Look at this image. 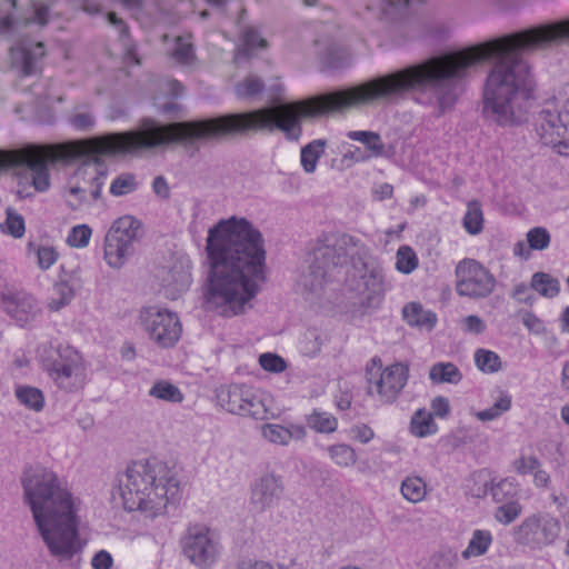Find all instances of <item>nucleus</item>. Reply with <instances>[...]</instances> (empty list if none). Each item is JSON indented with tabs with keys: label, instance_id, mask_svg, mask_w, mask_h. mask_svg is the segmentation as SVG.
I'll list each match as a JSON object with an SVG mask.
<instances>
[{
	"label": "nucleus",
	"instance_id": "1",
	"mask_svg": "<svg viewBox=\"0 0 569 569\" xmlns=\"http://www.w3.org/2000/svg\"><path fill=\"white\" fill-rule=\"evenodd\" d=\"M319 114V96L306 101L283 103L274 108H263L243 113H229L196 121H181L158 124L151 119L142 121L140 130L108 133L72 141L59 146H31L20 150H0V171L26 167L32 184L38 191L50 186L48 164L70 158H88L83 171L93 170L91 197L98 200L101 194L106 171L99 167V156L134 153L169 143L193 144L200 140H216L228 136L244 134L248 131L280 129L290 140L301 134L299 120Z\"/></svg>",
	"mask_w": 569,
	"mask_h": 569
},
{
	"label": "nucleus",
	"instance_id": "2",
	"mask_svg": "<svg viewBox=\"0 0 569 569\" xmlns=\"http://www.w3.org/2000/svg\"><path fill=\"white\" fill-rule=\"evenodd\" d=\"M210 272L206 302L218 315L231 318L251 308L264 280L266 250L261 232L248 220L232 217L209 230Z\"/></svg>",
	"mask_w": 569,
	"mask_h": 569
},
{
	"label": "nucleus",
	"instance_id": "3",
	"mask_svg": "<svg viewBox=\"0 0 569 569\" xmlns=\"http://www.w3.org/2000/svg\"><path fill=\"white\" fill-rule=\"evenodd\" d=\"M20 483L23 502L30 508L49 553L59 562L71 561L82 549L79 500L56 471L42 465L27 466Z\"/></svg>",
	"mask_w": 569,
	"mask_h": 569
},
{
	"label": "nucleus",
	"instance_id": "4",
	"mask_svg": "<svg viewBox=\"0 0 569 569\" xmlns=\"http://www.w3.org/2000/svg\"><path fill=\"white\" fill-rule=\"evenodd\" d=\"M348 261L351 262L349 290L359 296L362 307H379L386 292L383 270L358 239L346 233H327L316 241L299 283L306 292L318 295L333 271Z\"/></svg>",
	"mask_w": 569,
	"mask_h": 569
},
{
	"label": "nucleus",
	"instance_id": "5",
	"mask_svg": "<svg viewBox=\"0 0 569 569\" xmlns=\"http://www.w3.org/2000/svg\"><path fill=\"white\" fill-rule=\"evenodd\" d=\"M116 490L126 510L140 511L150 519L166 515L181 497L177 472L156 458L129 465L117 476Z\"/></svg>",
	"mask_w": 569,
	"mask_h": 569
},
{
	"label": "nucleus",
	"instance_id": "6",
	"mask_svg": "<svg viewBox=\"0 0 569 569\" xmlns=\"http://www.w3.org/2000/svg\"><path fill=\"white\" fill-rule=\"evenodd\" d=\"M538 133L546 146H568L569 141V84L560 88L546 100L539 112Z\"/></svg>",
	"mask_w": 569,
	"mask_h": 569
},
{
	"label": "nucleus",
	"instance_id": "7",
	"mask_svg": "<svg viewBox=\"0 0 569 569\" xmlns=\"http://www.w3.org/2000/svg\"><path fill=\"white\" fill-rule=\"evenodd\" d=\"M139 319L149 340L161 349L173 348L181 338L182 323L178 315L157 306L140 310Z\"/></svg>",
	"mask_w": 569,
	"mask_h": 569
},
{
	"label": "nucleus",
	"instance_id": "8",
	"mask_svg": "<svg viewBox=\"0 0 569 569\" xmlns=\"http://www.w3.org/2000/svg\"><path fill=\"white\" fill-rule=\"evenodd\" d=\"M141 223L132 216L117 219L104 238V259L112 268H120L133 254Z\"/></svg>",
	"mask_w": 569,
	"mask_h": 569
},
{
	"label": "nucleus",
	"instance_id": "9",
	"mask_svg": "<svg viewBox=\"0 0 569 569\" xmlns=\"http://www.w3.org/2000/svg\"><path fill=\"white\" fill-rule=\"evenodd\" d=\"M456 290L471 299L489 297L496 288L495 276L475 259H463L456 267Z\"/></svg>",
	"mask_w": 569,
	"mask_h": 569
},
{
	"label": "nucleus",
	"instance_id": "10",
	"mask_svg": "<svg viewBox=\"0 0 569 569\" xmlns=\"http://www.w3.org/2000/svg\"><path fill=\"white\" fill-rule=\"evenodd\" d=\"M220 406L228 412L254 419H267V408L254 391L243 385L221 387L217 392Z\"/></svg>",
	"mask_w": 569,
	"mask_h": 569
},
{
	"label": "nucleus",
	"instance_id": "11",
	"mask_svg": "<svg viewBox=\"0 0 569 569\" xmlns=\"http://www.w3.org/2000/svg\"><path fill=\"white\" fill-rule=\"evenodd\" d=\"M560 522L549 515H532L513 530V540L523 546L541 548L556 541L560 532Z\"/></svg>",
	"mask_w": 569,
	"mask_h": 569
},
{
	"label": "nucleus",
	"instance_id": "12",
	"mask_svg": "<svg viewBox=\"0 0 569 569\" xmlns=\"http://www.w3.org/2000/svg\"><path fill=\"white\" fill-rule=\"evenodd\" d=\"M3 312L21 328L29 327L42 315L37 297L24 289H6L0 295Z\"/></svg>",
	"mask_w": 569,
	"mask_h": 569
},
{
	"label": "nucleus",
	"instance_id": "13",
	"mask_svg": "<svg viewBox=\"0 0 569 569\" xmlns=\"http://www.w3.org/2000/svg\"><path fill=\"white\" fill-rule=\"evenodd\" d=\"M49 376L57 386L66 391H76L83 387L86 373L81 355L66 348L48 368Z\"/></svg>",
	"mask_w": 569,
	"mask_h": 569
},
{
	"label": "nucleus",
	"instance_id": "14",
	"mask_svg": "<svg viewBox=\"0 0 569 569\" xmlns=\"http://www.w3.org/2000/svg\"><path fill=\"white\" fill-rule=\"evenodd\" d=\"M183 552L197 566H209L217 556V540L206 526L196 525L188 529L182 540Z\"/></svg>",
	"mask_w": 569,
	"mask_h": 569
},
{
	"label": "nucleus",
	"instance_id": "15",
	"mask_svg": "<svg viewBox=\"0 0 569 569\" xmlns=\"http://www.w3.org/2000/svg\"><path fill=\"white\" fill-rule=\"evenodd\" d=\"M408 376V366L403 363L388 366L373 379L372 390H376L382 403H391L398 398L406 386Z\"/></svg>",
	"mask_w": 569,
	"mask_h": 569
},
{
	"label": "nucleus",
	"instance_id": "16",
	"mask_svg": "<svg viewBox=\"0 0 569 569\" xmlns=\"http://www.w3.org/2000/svg\"><path fill=\"white\" fill-rule=\"evenodd\" d=\"M283 493V485L280 477L266 473L260 477L251 490V505L257 511H266L273 507Z\"/></svg>",
	"mask_w": 569,
	"mask_h": 569
},
{
	"label": "nucleus",
	"instance_id": "17",
	"mask_svg": "<svg viewBox=\"0 0 569 569\" xmlns=\"http://www.w3.org/2000/svg\"><path fill=\"white\" fill-rule=\"evenodd\" d=\"M44 53L43 42L26 41L10 49L12 64L23 76H31L38 71Z\"/></svg>",
	"mask_w": 569,
	"mask_h": 569
},
{
	"label": "nucleus",
	"instance_id": "18",
	"mask_svg": "<svg viewBox=\"0 0 569 569\" xmlns=\"http://www.w3.org/2000/svg\"><path fill=\"white\" fill-rule=\"evenodd\" d=\"M261 432L266 440L279 446H288L291 440H302L307 435L305 426L296 423H290L288 427L264 423Z\"/></svg>",
	"mask_w": 569,
	"mask_h": 569
},
{
	"label": "nucleus",
	"instance_id": "19",
	"mask_svg": "<svg viewBox=\"0 0 569 569\" xmlns=\"http://www.w3.org/2000/svg\"><path fill=\"white\" fill-rule=\"evenodd\" d=\"M405 320L409 326L431 330L436 323V315L430 310H425L418 302H410L402 309Z\"/></svg>",
	"mask_w": 569,
	"mask_h": 569
},
{
	"label": "nucleus",
	"instance_id": "20",
	"mask_svg": "<svg viewBox=\"0 0 569 569\" xmlns=\"http://www.w3.org/2000/svg\"><path fill=\"white\" fill-rule=\"evenodd\" d=\"M492 535L489 530L477 529L472 532L467 548L461 552L465 560L486 555L492 543Z\"/></svg>",
	"mask_w": 569,
	"mask_h": 569
},
{
	"label": "nucleus",
	"instance_id": "21",
	"mask_svg": "<svg viewBox=\"0 0 569 569\" xmlns=\"http://www.w3.org/2000/svg\"><path fill=\"white\" fill-rule=\"evenodd\" d=\"M429 378L433 383L457 385L461 381L462 375L455 363L438 362L430 368Z\"/></svg>",
	"mask_w": 569,
	"mask_h": 569
},
{
	"label": "nucleus",
	"instance_id": "22",
	"mask_svg": "<svg viewBox=\"0 0 569 569\" xmlns=\"http://www.w3.org/2000/svg\"><path fill=\"white\" fill-rule=\"evenodd\" d=\"M483 222L481 203L478 200H470L467 203V211L462 219L465 230L471 236H477L482 231Z\"/></svg>",
	"mask_w": 569,
	"mask_h": 569
},
{
	"label": "nucleus",
	"instance_id": "23",
	"mask_svg": "<svg viewBox=\"0 0 569 569\" xmlns=\"http://www.w3.org/2000/svg\"><path fill=\"white\" fill-rule=\"evenodd\" d=\"M74 298V289L67 280H60L54 283L52 293L48 300V308L51 311H59L68 306Z\"/></svg>",
	"mask_w": 569,
	"mask_h": 569
},
{
	"label": "nucleus",
	"instance_id": "24",
	"mask_svg": "<svg viewBox=\"0 0 569 569\" xmlns=\"http://www.w3.org/2000/svg\"><path fill=\"white\" fill-rule=\"evenodd\" d=\"M411 432L420 438L433 435L437 432L438 427L433 420V416L426 409L417 410L410 422Z\"/></svg>",
	"mask_w": 569,
	"mask_h": 569
},
{
	"label": "nucleus",
	"instance_id": "25",
	"mask_svg": "<svg viewBox=\"0 0 569 569\" xmlns=\"http://www.w3.org/2000/svg\"><path fill=\"white\" fill-rule=\"evenodd\" d=\"M149 396L167 402L179 403L183 400L180 389L167 380H158L149 390Z\"/></svg>",
	"mask_w": 569,
	"mask_h": 569
},
{
	"label": "nucleus",
	"instance_id": "26",
	"mask_svg": "<svg viewBox=\"0 0 569 569\" xmlns=\"http://www.w3.org/2000/svg\"><path fill=\"white\" fill-rule=\"evenodd\" d=\"M325 140H313L301 149V166L307 173L315 172L319 158L323 154Z\"/></svg>",
	"mask_w": 569,
	"mask_h": 569
},
{
	"label": "nucleus",
	"instance_id": "27",
	"mask_svg": "<svg viewBox=\"0 0 569 569\" xmlns=\"http://www.w3.org/2000/svg\"><path fill=\"white\" fill-rule=\"evenodd\" d=\"M348 138L359 141L366 146L373 157H382L386 154L385 144L378 132L373 131H349Z\"/></svg>",
	"mask_w": 569,
	"mask_h": 569
},
{
	"label": "nucleus",
	"instance_id": "28",
	"mask_svg": "<svg viewBox=\"0 0 569 569\" xmlns=\"http://www.w3.org/2000/svg\"><path fill=\"white\" fill-rule=\"evenodd\" d=\"M306 421L309 428L320 433H332L338 428L337 418L325 411L313 410Z\"/></svg>",
	"mask_w": 569,
	"mask_h": 569
},
{
	"label": "nucleus",
	"instance_id": "29",
	"mask_svg": "<svg viewBox=\"0 0 569 569\" xmlns=\"http://www.w3.org/2000/svg\"><path fill=\"white\" fill-rule=\"evenodd\" d=\"M327 451L333 463L340 468H349L357 462V453L349 445H331L327 448Z\"/></svg>",
	"mask_w": 569,
	"mask_h": 569
},
{
	"label": "nucleus",
	"instance_id": "30",
	"mask_svg": "<svg viewBox=\"0 0 569 569\" xmlns=\"http://www.w3.org/2000/svg\"><path fill=\"white\" fill-rule=\"evenodd\" d=\"M401 493L410 502H420L427 495L426 482L420 477H407L401 483Z\"/></svg>",
	"mask_w": 569,
	"mask_h": 569
},
{
	"label": "nucleus",
	"instance_id": "31",
	"mask_svg": "<svg viewBox=\"0 0 569 569\" xmlns=\"http://www.w3.org/2000/svg\"><path fill=\"white\" fill-rule=\"evenodd\" d=\"M240 39L241 48L239 50L246 56L253 54L258 49L264 50L268 48L267 40L252 27L246 28L242 31Z\"/></svg>",
	"mask_w": 569,
	"mask_h": 569
},
{
	"label": "nucleus",
	"instance_id": "32",
	"mask_svg": "<svg viewBox=\"0 0 569 569\" xmlns=\"http://www.w3.org/2000/svg\"><path fill=\"white\" fill-rule=\"evenodd\" d=\"M511 408V397L505 392L500 391L499 397L495 401V403L485 410H480L476 412V417L478 420L486 422L491 421L499 418L505 412L509 411Z\"/></svg>",
	"mask_w": 569,
	"mask_h": 569
},
{
	"label": "nucleus",
	"instance_id": "33",
	"mask_svg": "<svg viewBox=\"0 0 569 569\" xmlns=\"http://www.w3.org/2000/svg\"><path fill=\"white\" fill-rule=\"evenodd\" d=\"M531 288L546 298H553L559 293V281L545 272H536L531 278Z\"/></svg>",
	"mask_w": 569,
	"mask_h": 569
},
{
	"label": "nucleus",
	"instance_id": "34",
	"mask_svg": "<svg viewBox=\"0 0 569 569\" xmlns=\"http://www.w3.org/2000/svg\"><path fill=\"white\" fill-rule=\"evenodd\" d=\"M173 59L186 66H191L196 61V53L190 37H177L172 51Z\"/></svg>",
	"mask_w": 569,
	"mask_h": 569
},
{
	"label": "nucleus",
	"instance_id": "35",
	"mask_svg": "<svg viewBox=\"0 0 569 569\" xmlns=\"http://www.w3.org/2000/svg\"><path fill=\"white\" fill-rule=\"evenodd\" d=\"M107 19L109 23L118 29L123 47L126 49L127 57L130 58L134 63L139 64L140 60L137 56L136 47L129 40V30L124 21L117 17L114 12H109L107 14Z\"/></svg>",
	"mask_w": 569,
	"mask_h": 569
},
{
	"label": "nucleus",
	"instance_id": "36",
	"mask_svg": "<svg viewBox=\"0 0 569 569\" xmlns=\"http://www.w3.org/2000/svg\"><path fill=\"white\" fill-rule=\"evenodd\" d=\"M396 269L403 274L411 273L419 264L416 252L409 246L399 247L396 253Z\"/></svg>",
	"mask_w": 569,
	"mask_h": 569
},
{
	"label": "nucleus",
	"instance_id": "37",
	"mask_svg": "<svg viewBox=\"0 0 569 569\" xmlns=\"http://www.w3.org/2000/svg\"><path fill=\"white\" fill-rule=\"evenodd\" d=\"M18 400L28 408L40 411L44 406L42 392L33 387H18L16 389Z\"/></svg>",
	"mask_w": 569,
	"mask_h": 569
},
{
	"label": "nucleus",
	"instance_id": "38",
	"mask_svg": "<svg viewBox=\"0 0 569 569\" xmlns=\"http://www.w3.org/2000/svg\"><path fill=\"white\" fill-rule=\"evenodd\" d=\"M264 89L263 81L253 74L246 77L236 86V94L239 98H253Z\"/></svg>",
	"mask_w": 569,
	"mask_h": 569
},
{
	"label": "nucleus",
	"instance_id": "39",
	"mask_svg": "<svg viewBox=\"0 0 569 569\" xmlns=\"http://www.w3.org/2000/svg\"><path fill=\"white\" fill-rule=\"evenodd\" d=\"M138 188L136 176L130 172L118 176L110 186V193L121 197L133 192Z\"/></svg>",
	"mask_w": 569,
	"mask_h": 569
},
{
	"label": "nucleus",
	"instance_id": "40",
	"mask_svg": "<svg viewBox=\"0 0 569 569\" xmlns=\"http://www.w3.org/2000/svg\"><path fill=\"white\" fill-rule=\"evenodd\" d=\"M475 361L483 372H497L501 367L499 356L490 350L478 349L475 353Z\"/></svg>",
	"mask_w": 569,
	"mask_h": 569
},
{
	"label": "nucleus",
	"instance_id": "41",
	"mask_svg": "<svg viewBox=\"0 0 569 569\" xmlns=\"http://www.w3.org/2000/svg\"><path fill=\"white\" fill-rule=\"evenodd\" d=\"M490 492L496 502L506 503L513 500L517 493V488L513 481L509 479H502L497 483L490 486Z\"/></svg>",
	"mask_w": 569,
	"mask_h": 569
},
{
	"label": "nucleus",
	"instance_id": "42",
	"mask_svg": "<svg viewBox=\"0 0 569 569\" xmlns=\"http://www.w3.org/2000/svg\"><path fill=\"white\" fill-rule=\"evenodd\" d=\"M521 505L515 500H511L509 502L502 503L497 508L495 512V519L502 525H509L521 515Z\"/></svg>",
	"mask_w": 569,
	"mask_h": 569
},
{
	"label": "nucleus",
	"instance_id": "43",
	"mask_svg": "<svg viewBox=\"0 0 569 569\" xmlns=\"http://www.w3.org/2000/svg\"><path fill=\"white\" fill-rule=\"evenodd\" d=\"M459 557L452 548H442L432 557L433 569H456Z\"/></svg>",
	"mask_w": 569,
	"mask_h": 569
},
{
	"label": "nucleus",
	"instance_id": "44",
	"mask_svg": "<svg viewBox=\"0 0 569 569\" xmlns=\"http://www.w3.org/2000/svg\"><path fill=\"white\" fill-rule=\"evenodd\" d=\"M169 284H172L174 289L182 291L189 288L191 283V274L189 271V267H184L181 263L179 266H173L170 270Z\"/></svg>",
	"mask_w": 569,
	"mask_h": 569
},
{
	"label": "nucleus",
	"instance_id": "45",
	"mask_svg": "<svg viewBox=\"0 0 569 569\" xmlns=\"http://www.w3.org/2000/svg\"><path fill=\"white\" fill-rule=\"evenodd\" d=\"M1 228L2 231L11 234L12 237L20 238L24 233L23 218L9 208L7 209L6 222L1 224Z\"/></svg>",
	"mask_w": 569,
	"mask_h": 569
},
{
	"label": "nucleus",
	"instance_id": "46",
	"mask_svg": "<svg viewBox=\"0 0 569 569\" xmlns=\"http://www.w3.org/2000/svg\"><path fill=\"white\" fill-rule=\"evenodd\" d=\"M527 241L532 250H545L550 243V233L542 227H536L528 231Z\"/></svg>",
	"mask_w": 569,
	"mask_h": 569
},
{
	"label": "nucleus",
	"instance_id": "47",
	"mask_svg": "<svg viewBox=\"0 0 569 569\" xmlns=\"http://www.w3.org/2000/svg\"><path fill=\"white\" fill-rule=\"evenodd\" d=\"M91 228L87 224H80L72 228L67 242L74 248H83L89 243L91 237Z\"/></svg>",
	"mask_w": 569,
	"mask_h": 569
},
{
	"label": "nucleus",
	"instance_id": "48",
	"mask_svg": "<svg viewBox=\"0 0 569 569\" xmlns=\"http://www.w3.org/2000/svg\"><path fill=\"white\" fill-rule=\"evenodd\" d=\"M541 461L536 456L521 455L512 462L513 470L520 476L533 475Z\"/></svg>",
	"mask_w": 569,
	"mask_h": 569
},
{
	"label": "nucleus",
	"instance_id": "49",
	"mask_svg": "<svg viewBox=\"0 0 569 569\" xmlns=\"http://www.w3.org/2000/svg\"><path fill=\"white\" fill-rule=\"evenodd\" d=\"M70 123L78 130H89L94 124V117L89 110H81L80 108L70 118Z\"/></svg>",
	"mask_w": 569,
	"mask_h": 569
},
{
	"label": "nucleus",
	"instance_id": "50",
	"mask_svg": "<svg viewBox=\"0 0 569 569\" xmlns=\"http://www.w3.org/2000/svg\"><path fill=\"white\" fill-rule=\"evenodd\" d=\"M260 366L270 372H282L286 369L284 360L274 353H262L259 357Z\"/></svg>",
	"mask_w": 569,
	"mask_h": 569
},
{
	"label": "nucleus",
	"instance_id": "51",
	"mask_svg": "<svg viewBox=\"0 0 569 569\" xmlns=\"http://www.w3.org/2000/svg\"><path fill=\"white\" fill-rule=\"evenodd\" d=\"M38 264L42 270L49 269L58 259V252L53 247L42 246L37 250Z\"/></svg>",
	"mask_w": 569,
	"mask_h": 569
},
{
	"label": "nucleus",
	"instance_id": "52",
	"mask_svg": "<svg viewBox=\"0 0 569 569\" xmlns=\"http://www.w3.org/2000/svg\"><path fill=\"white\" fill-rule=\"evenodd\" d=\"M16 8V0H0V31H9L12 24L11 12Z\"/></svg>",
	"mask_w": 569,
	"mask_h": 569
},
{
	"label": "nucleus",
	"instance_id": "53",
	"mask_svg": "<svg viewBox=\"0 0 569 569\" xmlns=\"http://www.w3.org/2000/svg\"><path fill=\"white\" fill-rule=\"evenodd\" d=\"M382 361L379 357H373L366 368V376L368 381V393L372 395V382L376 377L381 373Z\"/></svg>",
	"mask_w": 569,
	"mask_h": 569
},
{
	"label": "nucleus",
	"instance_id": "54",
	"mask_svg": "<svg viewBox=\"0 0 569 569\" xmlns=\"http://www.w3.org/2000/svg\"><path fill=\"white\" fill-rule=\"evenodd\" d=\"M351 433L353 438L360 441L361 443H368L375 437L373 430L369 426L363 423L353 426L351 428Z\"/></svg>",
	"mask_w": 569,
	"mask_h": 569
},
{
	"label": "nucleus",
	"instance_id": "55",
	"mask_svg": "<svg viewBox=\"0 0 569 569\" xmlns=\"http://www.w3.org/2000/svg\"><path fill=\"white\" fill-rule=\"evenodd\" d=\"M112 563V556L106 550L98 551L91 560L93 569H111Z\"/></svg>",
	"mask_w": 569,
	"mask_h": 569
},
{
	"label": "nucleus",
	"instance_id": "56",
	"mask_svg": "<svg viewBox=\"0 0 569 569\" xmlns=\"http://www.w3.org/2000/svg\"><path fill=\"white\" fill-rule=\"evenodd\" d=\"M431 410L432 416L435 415L440 418L447 417L450 412L449 400L445 397H436L431 401Z\"/></svg>",
	"mask_w": 569,
	"mask_h": 569
},
{
	"label": "nucleus",
	"instance_id": "57",
	"mask_svg": "<svg viewBox=\"0 0 569 569\" xmlns=\"http://www.w3.org/2000/svg\"><path fill=\"white\" fill-rule=\"evenodd\" d=\"M522 323L533 333H541L545 330L542 321L529 311L523 313Z\"/></svg>",
	"mask_w": 569,
	"mask_h": 569
},
{
	"label": "nucleus",
	"instance_id": "58",
	"mask_svg": "<svg viewBox=\"0 0 569 569\" xmlns=\"http://www.w3.org/2000/svg\"><path fill=\"white\" fill-rule=\"evenodd\" d=\"M465 330L472 333H482L486 329V325L482 319L478 316L471 315L463 319Z\"/></svg>",
	"mask_w": 569,
	"mask_h": 569
},
{
	"label": "nucleus",
	"instance_id": "59",
	"mask_svg": "<svg viewBox=\"0 0 569 569\" xmlns=\"http://www.w3.org/2000/svg\"><path fill=\"white\" fill-rule=\"evenodd\" d=\"M152 189L153 192L162 199H168L170 197V188L162 176H158L153 179Z\"/></svg>",
	"mask_w": 569,
	"mask_h": 569
},
{
	"label": "nucleus",
	"instance_id": "60",
	"mask_svg": "<svg viewBox=\"0 0 569 569\" xmlns=\"http://www.w3.org/2000/svg\"><path fill=\"white\" fill-rule=\"evenodd\" d=\"M236 569H274L270 562L262 560H243L238 563Z\"/></svg>",
	"mask_w": 569,
	"mask_h": 569
},
{
	"label": "nucleus",
	"instance_id": "61",
	"mask_svg": "<svg viewBox=\"0 0 569 569\" xmlns=\"http://www.w3.org/2000/svg\"><path fill=\"white\" fill-rule=\"evenodd\" d=\"M532 479L537 487H547L550 481V476L542 469V465L540 463L538 469L535 470Z\"/></svg>",
	"mask_w": 569,
	"mask_h": 569
},
{
	"label": "nucleus",
	"instance_id": "62",
	"mask_svg": "<svg viewBox=\"0 0 569 569\" xmlns=\"http://www.w3.org/2000/svg\"><path fill=\"white\" fill-rule=\"evenodd\" d=\"M529 291V287L526 283H519L515 286L512 291V297L517 299L520 302H528L529 298L527 297V293Z\"/></svg>",
	"mask_w": 569,
	"mask_h": 569
},
{
	"label": "nucleus",
	"instance_id": "63",
	"mask_svg": "<svg viewBox=\"0 0 569 569\" xmlns=\"http://www.w3.org/2000/svg\"><path fill=\"white\" fill-rule=\"evenodd\" d=\"M337 407L340 409V410H347L351 407V403H352V396L349 393V392H342L337 401Z\"/></svg>",
	"mask_w": 569,
	"mask_h": 569
},
{
	"label": "nucleus",
	"instance_id": "64",
	"mask_svg": "<svg viewBox=\"0 0 569 569\" xmlns=\"http://www.w3.org/2000/svg\"><path fill=\"white\" fill-rule=\"evenodd\" d=\"M477 481L479 482L480 487L476 491H473V495L477 497L486 496L489 489V480L487 479L486 476L479 475L477 477Z\"/></svg>",
	"mask_w": 569,
	"mask_h": 569
}]
</instances>
